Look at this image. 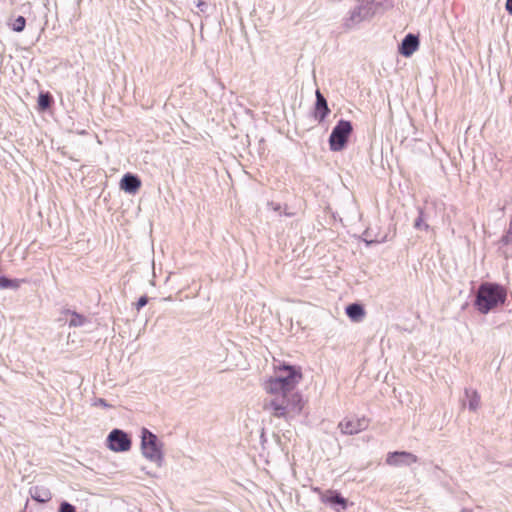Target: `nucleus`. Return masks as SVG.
<instances>
[{"label":"nucleus","instance_id":"1","mask_svg":"<svg viewBox=\"0 0 512 512\" xmlns=\"http://www.w3.org/2000/svg\"><path fill=\"white\" fill-rule=\"evenodd\" d=\"M273 394L275 397L264 406L273 416L288 420L301 413L303 403L299 393L291 391Z\"/></svg>","mask_w":512,"mask_h":512},{"label":"nucleus","instance_id":"2","mask_svg":"<svg viewBox=\"0 0 512 512\" xmlns=\"http://www.w3.org/2000/svg\"><path fill=\"white\" fill-rule=\"evenodd\" d=\"M391 6L390 0H357V5L344 19L343 25L346 29H353L361 22L370 19L376 13L386 10Z\"/></svg>","mask_w":512,"mask_h":512},{"label":"nucleus","instance_id":"3","mask_svg":"<svg viewBox=\"0 0 512 512\" xmlns=\"http://www.w3.org/2000/svg\"><path fill=\"white\" fill-rule=\"evenodd\" d=\"M506 290L499 284L484 282L476 293L474 305L482 314L489 313L493 308L506 301Z\"/></svg>","mask_w":512,"mask_h":512},{"label":"nucleus","instance_id":"4","mask_svg":"<svg viewBox=\"0 0 512 512\" xmlns=\"http://www.w3.org/2000/svg\"><path fill=\"white\" fill-rule=\"evenodd\" d=\"M302 379L299 368L291 365H282L278 368V375L270 379L266 385L269 393L291 392Z\"/></svg>","mask_w":512,"mask_h":512},{"label":"nucleus","instance_id":"5","mask_svg":"<svg viewBox=\"0 0 512 512\" xmlns=\"http://www.w3.org/2000/svg\"><path fill=\"white\" fill-rule=\"evenodd\" d=\"M162 447L163 444L159 441L158 437L153 432L147 428H142L141 451L147 460L160 466L163 462Z\"/></svg>","mask_w":512,"mask_h":512},{"label":"nucleus","instance_id":"6","mask_svg":"<svg viewBox=\"0 0 512 512\" xmlns=\"http://www.w3.org/2000/svg\"><path fill=\"white\" fill-rule=\"evenodd\" d=\"M352 131L353 126L350 121L344 119L339 120L329 136L330 150L334 152L343 150Z\"/></svg>","mask_w":512,"mask_h":512},{"label":"nucleus","instance_id":"7","mask_svg":"<svg viewBox=\"0 0 512 512\" xmlns=\"http://www.w3.org/2000/svg\"><path fill=\"white\" fill-rule=\"evenodd\" d=\"M129 435L121 429H113L107 437V446L114 452H125L131 448Z\"/></svg>","mask_w":512,"mask_h":512},{"label":"nucleus","instance_id":"8","mask_svg":"<svg viewBox=\"0 0 512 512\" xmlns=\"http://www.w3.org/2000/svg\"><path fill=\"white\" fill-rule=\"evenodd\" d=\"M315 491L320 493L321 501L330 505L335 512H342L348 506V500L336 490L320 492L319 488H316Z\"/></svg>","mask_w":512,"mask_h":512},{"label":"nucleus","instance_id":"9","mask_svg":"<svg viewBox=\"0 0 512 512\" xmlns=\"http://www.w3.org/2000/svg\"><path fill=\"white\" fill-rule=\"evenodd\" d=\"M418 461V457L407 451L389 452L386 457V463L390 466H411Z\"/></svg>","mask_w":512,"mask_h":512},{"label":"nucleus","instance_id":"10","mask_svg":"<svg viewBox=\"0 0 512 512\" xmlns=\"http://www.w3.org/2000/svg\"><path fill=\"white\" fill-rule=\"evenodd\" d=\"M338 427L343 434L353 435L365 430L368 427V420L365 417L345 418Z\"/></svg>","mask_w":512,"mask_h":512},{"label":"nucleus","instance_id":"11","mask_svg":"<svg viewBox=\"0 0 512 512\" xmlns=\"http://www.w3.org/2000/svg\"><path fill=\"white\" fill-rule=\"evenodd\" d=\"M419 37L415 34H407L399 45V53L404 57H410L419 47Z\"/></svg>","mask_w":512,"mask_h":512},{"label":"nucleus","instance_id":"12","mask_svg":"<svg viewBox=\"0 0 512 512\" xmlns=\"http://www.w3.org/2000/svg\"><path fill=\"white\" fill-rule=\"evenodd\" d=\"M315 95H316V102H315L314 117L319 122H322L329 115L330 109L328 107L326 98L319 90H316Z\"/></svg>","mask_w":512,"mask_h":512},{"label":"nucleus","instance_id":"13","mask_svg":"<svg viewBox=\"0 0 512 512\" xmlns=\"http://www.w3.org/2000/svg\"><path fill=\"white\" fill-rule=\"evenodd\" d=\"M141 186V180L137 175L125 174L120 181V188L130 194H134Z\"/></svg>","mask_w":512,"mask_h":512},{"label":"nucleus","instance_id":"14","mask_svg":"<svg viewBox=\"0 0 512 512\" xmlns=\"http://www.w3.org/2000/svg\"><path fill=\"white\" fill-rule=\"evenodd\" d=\"M30 495L33 500L39 503H46L51 500L52 494L46 487L35 486L30 488Z\"/></svg>","mask_w":512,"mask_h":512},{"label":"nucleus","instance_id":"15","mask_svg":"<svg viewBox=\"0 0 512 512\" xmlns=\"http://www.w3.org/2000/svg\"><path fill=\"white\" fill-rule=\"evenodd\" d=\"M346 314L352 321H359L365 315L363 306L359 303H352L346 307Z\"/></svg>","mask_w":512,"mask_h":512},{"label":"nucleus","instance_id":"16","mask_svg":"<svg viewBox=\"0 0 512 512\" xmlns=\"http://www.w3.org/2000/svg\"><path fill=\"white\" fill-rule=\"evenodd\" d=\"M465 396L468 399V407L471 411H476L480 404V395L476 390L465 389Z\"/></svg>","mask_w":512,"mask_h":512},{"label":"nucleus","instance_id":"17","mask_svg":"<svg viewBox=\"0 0 512 512\" xmlns=\"http://www.w3.org/2000/svg\"><path fill=\"white\" fill-rule=\"evenodd\" d=\"M20 285V280L9 279L5 276H0V289H17Z\"/></svg>","mask_w":512,"mask_h":512},{"label":"nucleus","instance_id":"18","mask_svg":"<svg viewBox=\"0 0 512 512\" xmlns=\"http://www.w3.org/2000/svg\"><path fill=\"white\" fill-rule=\"evenodd\" d=\"M52 96L49 93H40L38 96V107L40 110L48 109L52 104Z\"/></svg>","mask_w":512,"mask_h":512},{"label":"nucleus","instance_id":"19","mask_svg":"<svg viewBox=\"0 0 512 512\" xmlns=\"http://www.w3.org/2000/svg\"><path fill=\"white\" fill-rule=\"evenodd\" d=\"M85 322H86V318L83 315H80L76 312L71 313V319L69 320V326L80 327V326H83Z\"/></svg>","mask_w":512,"mask_h":512},{"label":"nucleus","instance_id":"20","mask_svg":"<svg viewBox=\"0 0 512 512\" xmlns=\"http://www.w3.org/2000/svg\"><path fill=\"white\" fill-rule=\"evenodd\" d=\"M13 31L15 32H22L26 25V19L23 16H18L14 19V21L9 24Z\"/></svg>","mask_w":512,"mask_h":512},{"label":"nucleus","instance_id":"21","mask_svg":"<svg viewBox=\"0 0 512 512\" xmlns=\"http://www.w3.org/2000/svg\"><path fill=\"white\" fill-rule=\"evenodd\" d=\"M418 211H419V216L416 218V220L414 222V227L418 230L424 229L427 231L429 229V225L424 222L423 210L421 208H418Z\"/></svg>","mask_w":512,"mask_h":512},{"label":"nucleus","instance_id":"22","mask_svg":"<svg viewBox=\"0 0 512 512\" xmlns=\"http://www.w3.org/2000/svg\"><path fill=\"white\" fill-rule=\"evenodd\" d=\"M502 242L506 245H512V217L509 222V228L502 237Z\"/></svg>","mask_w":512,"mask_h":512},{"label":"nucleus","instance_id":"23","mask_svg":"<svg viewBox=\"0 0 512 512\" xmlns=\"http://www.w3.org/2000/svg\"><path fill=\"white\" fill-rule=\"evenodd\" d=\"M59 512H76V509L72 504H70L66 501H63L60 504Z\"/></svg>","mask_w":512,"mask_h":512},{"label":"nucleus","instance_id":"24","mask_svg":"<svg viewBox=\"0 0 512 512\" xmlns=\"http://www.w3.org/2000/svg\"><path fill=\"white\" fill-rule=\"evenodd\" d=\"M148 303V297L147 296H141L138 301L136 302V309L139 311L142 309L146 304Z\"/></svg>","mask_w":512,"mask_h":512},{"label":"nucleus","instance_id":"25","mask_svg":"<svg viewBox=\"0 0 512 512\" xmlns=\"http://www.w3.org/2000/svg\"><path fill=\"white\" fill-rule=\"evenodd\" d=\"M93 405H94V406H101V407H104V408H110V407H111V405H110V404H108V403L106 402V400H105V399H103V398H97V399L94 401Z\"/></svg>","mask_w":512,"mask_h":512},{"label":"nucleus","instance_id":"26","mask_svg":"<svg viewBox=\"0 0 512 512\" xmlns=\"http://www.w3.org/2000/svg\"><path fill=\"white\" fill-rule=\"evenodd\" d=\"M268 207L271 208L272 210L276 211V212L280 211V209H281L280 204L274 203V202H269L268 203Z\"/></svg>","mask_w":512,"mask_h":512},{"label":"nucleus","instance_id":"27","mask_svg":"<svg viewBox=\"0 0 512 512\" xmlns=\"http://www.w3.org/2000/svg\"><path fill=\"white\" fill-rule=\"evenodd\" d=\"M206 3L204 0H197V7L202 11L204 12L205 11V8H206Z\"/></svg>","mask_w":512,"mask_h":512},{"label":"nucleus","instance_id":"28","mask_svg":"<svg viewBox=\"0 0 512 512\" xmlns=\"http://www.w3.org/2000/svg\"><path fill=\"white\" fill-rule=\"evenodd\" d=\"M505 8L509 14H512V0H506Z\"/></svg>","mask_w":512,"mask_h":512}]
</instances>
